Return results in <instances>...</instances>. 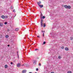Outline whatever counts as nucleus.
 Here are the masks:
<instances>
[{"label":"nucleus","instance_id":"nucleus-31","mask_svg":"<svg viewBox=\"0 0 73 73\" xmlns=\"http://www.w3.org/2000/svg\"><path fill=\"white\" fill-rule=\"evenodd\" d=\"M11 65H13V63L12 62H11Z\"/></svg>","mask_w":73,"mask_h":73},{"label":"nucleus","instance_id":"nucleus-35","mask_svg":"<svg viewBox=\"0 0 73 73\" xmlns=\"http://www.w3.org/2000/svg\"><path fill=\"white\" fill-rule=\"evenodd\" d=\"M37 37H38V38H40V36H37Z\"/></svg>","mask_w":73,"mask_h":73},{"label":"nucleus","instance_id":"nucleus-2","mask_svg":"<svg viewBox=\"0 0 73 73\" xmlns=\"http://www.w3.org/2000/svg\"><path fill=\"white\" fill-rule=\"evenodd\" d=\"M36 62H37V61L36 60H34V62H33L34 64V65H36Z\"/></svg>","mask_w":73,"mask_h":73},{"label":"nucleus","instance_id":"nucleus-12","mask_svg":"<svg viewBox=\"0 0 73 73\" xmlns=\"http://www.w3.org/2000/svg\"><path fill=\"white\" fill-rule=\"evenodd\" d=\"M71 8V7H70V6H68L67 8H68V9H70Z\"/></svg>","mask_w":73,"mask_h":73},{"label":"nucleus","instance_id":"nucleus-44","mask_svg":"<svg viewBox=\"0 0 73 73\" xmlns=\"http://www.w3.org/2000/svg\"><path fill=\"white\" fill-rule=\"evenodd\" d=\"M35 73H37V72H35Z\"/></svg>","mask_w":73,"mask_h":73},{"label":"nucleus","instance_id":"nucleus-40","mask_svg":"<svg viewBox=\"0 0 73 73\" xmlns=\"http://www.w3.org/2000/svg\"><path fill=\"white\" fill-rule=\"evenodd\" d=\"M15 16H16V15L14 16V18H15Z\"/></svg>","mask_w":73,"mask_h":73},{"label":"nucleus","instance_id":"nucleus-27","mask_svg":"<svg viewBox=\"0 0 73 73\" xmlns=\"http://www.w3.org/2000/svg\"><path fill=\"white\" fill-rule=\"evenodd\" d=\"M55 35H56V34H54V35L53 37H54V38H55L56 37V36H55Z\"/></svg>","mask_w":73,"mask_h":73},{"label":"nucleus","instance_id":"nucleus-30","mask_svg":"<svg viewBox=\"0 0 73 73\" xmlns=\"http://www.w3.org/2000/svg\"><path fill=\"white\" fill-rule=\"evenodd\" d=\"M38 66H41V64L39 63L38 64Z\"/></svg>","mask_w":73,"mask_h":73},{"label":"nucleus","instance_id":"nucleus-14","mask_svg":"<svg viewBox=\"0 0 73 73\" xmlns=\"http://www.w3.org/2000/svg\"><path fill=\"white\" fill-rule=\"evenodd\" d=\"M41 15H40V17H41V18H42V16H43V15H42V13L41 12Z\"/></svg>","mask_w":73,"mask_h":73},{"label":"nucleus","instance_id":"nucleus-8","mask_svg":"<svg viewBox=\"0 0 73 73\" xmlns=\"http://www.w3.org/2000/svg\"><path fill=\"white\" fill-rule=\"evenodd\" d=\"M65 49L66 50L68 51V50H69V48L68 47H66L65 48Z\"/></svg>","mask_w":73,"mask_h":73},{"label":"nucleus","instance_id":"nucleus-32","mask_svg":"<svg viewBox=\"0 0 73 73\" xmlns=\"http://www.w3.org/2000/svg\"><path fill=\"white\" fill-rule=\"evenodd\" d=\"M46 43V42H43V44H45Z\"/></svg>","mask_w":73,"mask_h":73},{"label":"nucleus","instance_id":"nucleus-13","mask_svg":"<svg viewBox=\"0 0 73 73\" xmlns=\"http://www.w3.org/2000/svg\"><path fill=\"white\" fill-rule=\"evenodd\" d=\"M9 37V36L8 35H6L5 36V37L7 38H8Z\"/></svg>","mask_w":73,"mask_h":73},{"label":"nucleus","instance_id":"nucleus-3","mask_svg":"<svg viewBox=\"0 0 73 73\" xmlns=\"http://www.w3.org/2000/svg\"><path fill=\"white\" fill-rule=\"evenodd\" d=\"M1 18H2V19H5V17L4 15H2L1 16Z\"/></svg>","mask_w":73,"mask_h":73},{"label":"nucleus","instance_id":"nucleus-36","mask_svg":"<svg viewBox=\"0 0 73 73\" xmlns=\"http://www.w3.org/2000/svg\"><path fill=\"white\" fill-rule=\"evenodd\" d=\"M18 58H19V55H18Z\"/></svg>","mask_w":73,"mask_h":73},{"label":"nucleus","instance_id":"nucleus-6","mask_svg":"<svg viewBox=\"0 0 73 73\" xmlns=\"http://www.w3.org/2000/svg\"><path fill=\"white\" fill-rule=\"evenodd\" d=\"M27 72V71L26 70H24L22 72V73H26V72Z\"/></svg>","mask_w":73,"mask_h":73},{"label":"nucleus","instance_id":"nucleus-25","mask_svg":"<svg viewBox=\"0 0 73 73\" xmlns=\"http://www.w3.org/2000/svg\"><path fill=\"white\" fill-rule=\"evenodd\" d=\"M13 6H11V9H13Z\"/></svg>","mask_w":73,"mask_h":73},{"label":"nucleus","instance_id":"nucleus-22","mask_svg":"<svg viewBox=\"0 0 73 73\" xmlns=\"http://www.w3.org/2000/svg\"><path fill=\"white\" fill-rule=\"evenodd\" d=\"M73 39V37H70V40H72Z\"/></svg>","mask_w":73,"mask_h":73},{"label":"nucleus","instance_id":"nucleus-42","mask_svg":"<svg viewBox=\"0 0 73 73\" xmlns=\"http://www.w3.org/2000/svg\"><path fill=\"white\" fill-rule=\"evenodd\" d=\"M29 73H32V72H29Z\"/></svg>","mask_w":73,"mask_h":73},{"label":"nucleus","instance_id":"nucleus-15","mask_svg":"<svg viewBox=\"0 0 73 73\" xmlns=\"http://www.w3.org/2000/svg\"><path fill=\"white\" fill-rule=\"evenodd\" d=\"M58 58L59 59H60V58H61V56H59L58 57Z\"/></svg>","mask_w":73,"mask_h":73},{"label":"nucleus","instance_id":"nucleus-21","mask_svg":"<svg viewBox=\"0 0 73 73\" xmlns=\"http://www.w3.org/2000/svg\"><path fill=\"white\" fill-rule=\"evenodd\" d=\"M43 27H46V25L45 24V23H44Z\"/></svg>","mask_w":73,"mask_h":73},{"label":"nucleus","instance_id":"nucleus-4","mask_svg":"<svg viewBox=\"0 0 73 73\" xmlns=\"http://www.w3.org/2000/svg\"><path fill=\"white\" fill-rule=\"evenodd\" d=\"M37 3L38 4V6H39V5H40V4H41V1H40L39 2H37Z\"/></svg>","mask_w":73,"mask_h":73},{"label":"nucleus","instance_id":"nucleus-37","mask_svg":"<svg viewBox=\"0 0 73 73\" xmlns=\"http://www.w3.org/2000/svg\"><path fill=\"white\" fill-rule=\"evenodd\" d=\"M7 31H9V29H7Z\"/></svg>","mask_w":73,"mask_h":73},{"label":"nucleus","instance_id":"nucleus-19","mask_svg":"<svg viewBox=\"0 0 73 73\" xmlns=\"http://www.w3.org/2000/svg\"><path fill=\"white\" fill-rule=\"evenodd\" d=\"M61 48L62 49H64V46H62L61 47Z\"/></svg>","mask_w":73,"mask_h":73},{"label":"nucleus","instance_id":"nucleus-5","mask_svg":"<svg viewBox=\"0 0 73 73\" xmlns=\"http://www.w3.org/2000/svg\"><path fill=\"white\" fill-rule=\"evenodd\" d=\"M20 65H21L20 64L18 63L17 64V67H20Z\"/></svg>","mask_w":73,"mask_h":73},{"label":"nucleus","instance_id":"nucleus-10","mask_svg":"<svg viewBox=\"0 0 73 73\" xmlns=\"http://www.w3.org/2000/svg\"><path fill=\"white\" fill-rule=\"evenodd\" d=\"M5 68H8V65H7L6 64L5 66Z\"/></svg>","mask_w":73,"mask_h":73},{"label":"nucleus","instance_id":"nucleus-11","mask_svg":"<svg viewBox=\"0 0 73 73\" xmlns=\"http://www.w3.org/2000/svg\"><path fill=\"white\" fill-rule=\"evenodd\" d=\"M64 7L65 8H66V9L68 8V6L67 5H65L64 6Z\"/></svg>","mask_w":73,"mask_h":73},{"label":"nucleus","instance_id":"nucleus-38","mask_svg":"<svg viewBox=\"0 0 73 73\" xmlns=\"http://www.w3.org/2000/svg\"><path fill=\"white\" fill-rule=\"evenodd\" d=\"M50 73H54V72H51Z\"/></svg>","mask_w":73,"mask_h":73},{"label":"nucleus","instance_id":"nucleus-34","mask_svg":"<svg viewBox=\"0 0 73 73\" xmlns=\"http://www.w3.org/2000/svg\"><path fill=\"white\" fill-rule=\"evenodd\" d=\"M43 37H44V33H43Z\"/></svg>","mask_w":73,"mask_h":73},{"label":"nucleus","instance_id":"nucleus-41","mask_svg":"<svg viewBox=\"0 0 73 73\" xmlns=\"http://www.w3.org/2000/svg\"><path fill=\"white\" fill-rule=\"evenodd\" d=\"M8 46H9V45H8Z\"/></svg>","mask_w":73,"mask_h":73},{"label":"nucleus","instance_id":"nucleus-18","mask_svg":"<svg viewBox=\"0 0 73 73\" xmlns=\"http://www.w3.org/2000/svg\"><path fill=\"white\" fill-rule=\"evenodd\" d=\"M19 30V29L18 28H17L15 29V31H17Z\"/></svg>","mask_w":73,"mask_h":73},{"label":"nucleus","instance_id":"nucleus-20","mask_svg":"<svg viewBox=\"0 0 73 73\" xmlns=\"http://www.w3.org/2000/svg\"><path fill=\"white\" fill-rule=\"evenodd\" d=\"M67 73H72V72L71 71H68Z\"/></svg>","mask_w":73,"mask_h":73},{"label":"nucleus","instance_id":"nucleus-29","mask_svg":"<svg viewBox=\"0 0 73 73\" xmlns=\"http://www.w3.org/2000/svg\"><path fill=\"white\" fill-rule=\"evenodd\" d=\"M36 71H38V68H37L36 69Z\"/></svg>","mask_w":73,"mask_h":73},{"label":"nucleus","instance_id":"nucleus-26","mask_svg":"<svg viewBox=\"0 0 73 73\" xmlns=\"http://www.w3.org/2000/svg\"><path fill=\"white\" fill-rule=\"evenodd\" d=\"M5 25H6L7 24V22H5Z\"/></svg>","mask_w":73,"mask_h":73},{"label":"nucleus","instance_id":"nucleus-24","mask_svg":"<svg viewBox=\"0 0 73 73\" xmlns=\"http://www.w3.org/2000/svg\"><path fill=\"white\" fill-rule=\"evenodd\" d=\"M35 50V51H36L37 50H38V49H37V48H36V49Z\"/></svg>","mask_w":73,"mask_h":73},{"label":"nucleus","instance_id":"nucleus-7","mask_svg":"<svg viewBox=\"0 0 73 73\" xmlns=\"http://www.w3.org/2000/svg\"><path fill=\"white\" fill-rule=\"evenodd\" d=\"M3 24L1 23H0V27H3Z\"/></svg>","mask_w":73,"mask_h":73},{"label":"nucleus","instance_id":"nucleus-28","mask_svg":"<svg viewBox=\"0 0 73 73\" xmlns=\"http://www.w3.org/2000/svg\"><path fill=\"white\" fill-rule=\"evenodd\" d=\"M13 12H16V11H15V10H13Z\"/></svg>","mask_w":73,"mask_h":73},{"label":"nucleus","instance_id":"nucleus-16","mask_svg":"<svg viewBox=\"0 0 73 73\" xmlns=\"http://www.w3.org/2000/svg\"><path fill=\"white\" fill-rule=\"evenodd\" d=\"M25 65L26 67H28L29 66V65H28V64H26Z\"/></svg>","mask_w":73,"mask_h":73},{"label":"nucleus","instance_id":"nucleus-1","mask_svg":"<svg viewBox=\"0 0 73 73\" xmlns=\"http://www.w3.org/2000/svg\"><path fill=\"white\" fill-rule=\"evenodd\" d=\"M43 20H41V21H40V25H41V27H42V26H43V25H42V22H43Z\"/></svg>","mask_w":73,"mask_h":73},{"label":"nucleus","instance_id":"nucleus-9","mask_svg":"<svg viewBox=\"0 0 73 73\" xmlns=\"http://www.w3.org/2000/svg\"><path fill=\"white\" fill-rule=\"evenodd\" d=\"M39 7H40V8H42V7H43V5H39Z\"/></svg>","mask_w":73,"mask_h":73},{"label":"nucleus","instance_id":"nucleus-45","mask_svg":"<svg viewBox=\"0 0 73 73\" xmlns=\"http://www.w3.org/2000/svg\"><path fill=\"white\" fill-rule=\"evenodd\" d=\"M17 54H18V53H17Z\"/></svg>","mask_w":73,"mask_h":73},{"label":"nucleus","instance_id":"nucleus-33","mask_svg":"<svg viewBox=\"0 0 73 73\" xmlns=\"http://www.w3.org/2000/svg\"><path fill=\"white\" fill-rule=\"evenodd\" d=\"M5 16L6 18V19H7V18H8V17H7V16Z\"/></svg>","mask_w":73,"mask_h":73},{"label":"nucleus","instance_id":"nucleus-23","mask_svg":"<svg viewBox=\"0 0 73 73\" xmlns=\"http://www.w3.org/2000/svg\"><path fill=\"white\" fill-rule=\"evenodd\" d=\"M45 16H43L42 17V18L44 19H45Z\"/></svg>","mask_w":73,"mask_h":73},{"label":"nucleus","instance_id":"nucleus-43","mask_svg":"<svg viewBox=\"0 0 73 73\" xmlns=\"http://www.w3.org/2000/svg\"><path fill=\"white\" fill-rule=\"evenodd\" d=\"M50 34L51 35H52V33H50Z\"/></svg>","mask_w":73,"mask_h":73},{"label":"nucleus","instance_id":"nucleus-17","mask_svg":"<svg viewBox=\"0 0 73 73\" xmlns=\"http://www.w3.org/2000/svg\"><path fill=\"white\" fill-rule=\"evenodd\" d=\"M60 34H59V33H58V34L56 35V36H60Z\"/></svg>","mask_w":73,"mask_h":73},{"label":"nucleus","instance_id":"nucleus-39","mask_svg":"<svg viewBox=\"0 0 73 73\" xmlns=\"http://www.w3.org/2000/svg\"><path fill=\"white\" fill-rule=\"evenodd\" d=\"M42 33H43V32H44V31H42Z\"/></svg>","mask_w":73,"mask_h":73}]
</instances>
